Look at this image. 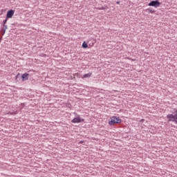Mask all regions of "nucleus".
Masks as SVG:
<instances>
[{"label":"nucleus","instance_id":"f257e3e1","mask_svg":"<svg viewBox=\"0 0 177 177\" xmlns=\"http://www.w3.org/2000/svg\"><path fill=\"white\" fill-rule=\"evenodd\" d=\"M167 118L169 122L177 124V110L175 109L172 114L167 115Z\"/></svg>","mask_w":177,"mask_h":177},{"label":"nucleus","instance_id":"f03ea898","mask_svg":"<svg viewBox=\"0 0 177 177\" xmlns=\"http://www.w3.org/2000/svg\"><path fill=\"white\" fill-rule=\"evenodd\" d=\"M121 122V119L115 116L111 117L109 120V125H114V124H120Z\"/></svg>","mask_w":177,"mask_h":177},{"label":"nucleus","instance_id":"7ed1b4c3","mask_svg":"<svg viewBox=\"0 0 177 177\" xmlns=\"http://www.w3.org/2000/svg\"><path fill=\"white\" fill-rule=\"evenodd\" d=\"M160 5H161V3H160V1H158V0L151 1L148 4V6H153V8H158L160 6Z\"/></svg>","mask_w":177,"mask_h":177},{"label":"nucleus","instance_id":"20e7f679","mask_svg":"<svg viewBox=\"0 0 177 177\" xmlns=\"http://www.w3.org/2000/svg\"><path fill=\"white\" fill-rule=\"evenodd\" d=\"M84 119H81V117H80V115H77L76 118H73L71 120V122H73V124H77L80 122H84Z\"/></svg>","mask_w":177,"mask_h":177},{"label":"nucleus","instance_id":"39448f33","mask_svg":"<svg viewBox=\"0 0 177 177\" xmlns=\"http://www.w3.org/2000/svg\"><path fill=\"white\" fill-rule=\"evenodd\" d=\"M13 15H15V10H10L7 12L6 17L7 19H12L13 17Z\"/></svg>","mask_w":177,"mask_h":177},{"label":"nucleus","instance_id":"423d86ee","mask_svg":"<svg viewBox=\"0 0 177 177\" xmlns=\"http://www.w3.org/2000/svg\"><path fill=\"white\" fill-rule=\"evenodd\" d=\"M28 73H24L21 75L22 81H27L28 80Z\"/></svg>","mask_w":177,"mask_h":177},{"label":"nucleus","instance_id":"0eeeda50","mask_svg":"<svg viewBox=\"0 0 177 177\" xmlns=\"http://www.w3.org/2000/svg\"><path fill=\"white\" fill-rule=\"evenodd\" d=\"M92 75V73H88L83 75V78H89Z\"/></svg>","mask_w":177,"mask_h":177},{"label":"nucleus","instance_id":"6e6552de","mask_svg":"<svg viewBox=\"0 0 177 177\" xmlns=\"http://www.w3.org/2000/svg\"><path fill=\"white\" fill-rule=\"evenodd\" d=\"M82 48H84L85 49H86V48H88V44H86V42H84L82 44Z\"/></svg>","mask_w":177,"mask_h":177},{"label":"nucleus","instance_id":"1a4fd4ad","mask_svg":"<svg viewBox=\"0 0 177 177\" xmlns=\"http://www.w3.org/2000/svg\"><path fill=\"white\" fill-rule=\"evenodd\" d=\"M98 9H99V10H106V9H109V7H107V6L101 7V8H98Z\"/></svg>","mask_w":177,"mask_h":177},{"label":"nucleus","instance_id":"9d476101","mask_svg":"<svg viewBox=\"0 0 177 177\" xmlns=\"http://www.w3.org/2000/svg\"><path fill=\"white\" fill-rule=\"evenodd\" d=\"M9 114H11V115H15L16 114H17V112L15 111V112H9Z\"/></svg>","mask_w":177,"mask_h":177},{"label":"nucleus","instance_id":"9b49d317","mask_svg":"<svg viewBox=\"0 0 177 177\" xmlns=\"http://www.w3.org/2000/svg\"><path fill=\"white\" fill-rule=\"evenodd\" d=\"M6 21H8V17L3 21V25L6 24Z\"/></svg>","mask_w":177,"mask_h":177},{"label":"nucleus","instance_id":"f8f14e48","mask_svg":"<svg viewBox=\"0 0 177 177\" xmlns=\"http://www.w3.org/2000/svg\"><path fill=\"white\" fill-rule=\"evenodd\" d=\"M3 27L5 28V30H7V29H8V26L3 25Z\"/></svg>","mask_w":177,"mask_h":177},{"label":"nucleus","instance_id":"ddd939ff","mask_svg":"<svg viewBox=\"0 0 177 177\" xmlns=\"http://www.w3.org/2000/svg\"><path fill=\"white\" fill-rule=\"evenodd\" d=\"M148 10H149V12H153L151 8L148 9Z\"/></svg>","mask_w":177,"mask_h":177},{"label":"nucleus","instance_id":"4468645a","mask_svg":"<svg viewBox=\"0 0 177 177\" xmlns=\"http://www.w3.org/2000/svg\"><path fill=\"white\" fill-rule=\"evenodd\" d=\"M6 31V29H4L3 30V34H5Z\"/></svg>","mask_w":177,"mask_h":177},{"label":"nucleus","instance_id":"2eb2a0df","mask_svg":"<svg viewBox=\"0 0 177 177\" xmlns=\"http://www.w3.org/2000/svg\"><path fill=\"white\" fill-rule=\"evenodd\" d=\"M80 143L82 144V143H84V141H80Z\"/></svg>","mask_w":177,"mask_h":177},{"label":"nucleus","instance_id":"dca6fc26","mask_svg":"<svg viewBox=\"0 0 177 177\" xmlns=\"http://www.w3.org/2000/svg\"><path fill=\"white\" fill-rule=\"evenodd\" d=\"M1 41H2V38H0V42H1Z\"/></svg>","mask_w":177,"mask_h":177},{"label":"nucleus","instance_id":"f3484780","mask_svg":"<svg viewBox=\"0 0 177 177\" xmlns=\"http://www.w3.org/2000/svg\"><path fill=\"white\" fill-rule=\"evenodd\" d=\"M117 3H118V4L120 3V1H117Z\"/></svg>","mask_w":177,"mask_h":177}]
</instances>
